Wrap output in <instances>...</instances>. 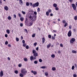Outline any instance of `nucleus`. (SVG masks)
Segmentation results:
<instances>
[{"label":"nucleus","instance_id":"obj_1","mask_svg":"<svg viewBox=\"0 0 77 77\" xmlns=\"http://www.w3.org/2000/svg\"><path fill=\"white\" fill-rule=\"evenodd\" d=\"M32 53L33 54V56L34 57H33V56H31L30 57V60H35L36 59V57L38 56V53L36 52V51L35 50H33Z\"/></svg>","mask_w":77,"mask_h":77},{"label":"nucleus","instance_id":"obj_2","mask_svg":"<svg viewBox=\"0 0 77 77\" xmlns=\"http://www.w3.org/2000/svg\"><path fill=\"white\" fill-rule=\"evenodd\" d=\"M33 20H26L25 23V25L28 27L32 26V24L33 23Z\"/></svg>","mask_w":77,"mask_h":77},{"label":"nucleus","instance_id":"obj_3","mask_svg":"<svg viewBox=\"0 0 77 77\" xmlns=\"http://www.w3.org/2000/svg\"><path fill=\"white\" fill-rule=\"evenodd\" d=\"M28 17L30 20H36V16H34L33 13H31L28 14Z\"/></svg>","mask_w":77,"mask_h":77},{"label":"nucleus","instance_id":"obj_4","mask_svg":"<svg viewBox=\"0 0 77 77\" xmlns=\"http://www.w3.org/2000/svg\"><path fill=\"white\" fill-rule=\"evenodd\" d=\"M27 71L25 69H22L21 70V72L24 75H26L27 72Z\"/></svg>","mask_w":77,"mask_h":77},{"label":"nucleus","instance_id":"obj_5","mask_svg":"<svg viewBox=\"0 0 77 77\" xmlns=\"http://www.w3.org/2000/svg\"><path fill=\"white\" fill-rule=\"evenodd\" d=\"M39 6V2H37L36 3H35V4H34L32 5V6H33V8H35V7H38Z\"/></svg>","mask_w":77,"mask_h":77},{"label":"nucleus","instance_id":"obj_6","mask_svg":"<svg viewBox=\"0 0 77 77\" xmlns=\"http://www.w3.org/2000/svg\"><path fill=\"white\" fill-rule=\"evenodd\" d=\"M72 6L74 11H76V7L75 4H72Z\"/></svg>","mask_w":77,"mask_h":77},{"label":"nucleus","instance_id":"obj_7","mask_svg":"<svg viewBox=\"0 0 77 77\" xmlns=\"http://www.w3.org/2000/svg\"><path fill=\"white\" fill-rule=\"evenodd\" d=\"M75 39L74 38H72L70 41V43L71 44H73L74 42H75Z\"/></svg>","mask_w":77,"mask_h":77},{"label":"nucleus","instance_id":"obj_8","mask_svg":"<svg viewBox=\"0 0 77 77\" xmlns=\"http://www.w3.org/2000/svg\"><path fill=\"white\" fill-rule=\"evenodd\" d=\"M67 35L69 37H70V36H71V35H72V32H71V30H69L68 32Z\"/></svg>","mask_w":77,"mask_h":77},{"label":"nucleus","instance_id":"obj_9","mask_svg":"<svg viewBox=\"0 0 77 77\" xmlns=\"http://www.w3.org/2000/svg\"><path fill=\"white\" fill-rule=\"evenodd\" d=\"M4 75L3 72L2 71H1L0 73V77H3Z\"/></svg>","mask_w":77,"mask_h":77},{"label":"nucleus","instance_id":"obj_10","mask_svg":"<svg viewBox=\"0 0 77 77\" xmlns=\"http://www.w3.org/2000/svg\"><path fill=\"white\" fill-rule=\"evenodd\" d=\"M31 72L32 73H33L34 75H36V74H37V72L36 71H33V70H31Z\"/></svg>","mask_w":77,"mask_h":77},{"label":"nucleus","instance_id":"obj_11","mask_svg":"<svg viewBox=\"0 0 77 77\" xmlns=\"http://www.w3.org/2000/svg\"><path fill=\"white\" fill-rule=\"evenodd\" d=\"M4 9L5 11H8L9 10V8L7 6H5L4 7Z\"/></svg>","mask_w":77,"mask_h":77},{"label":"nucleus","instance_id":"obj_12","mask_svg":"<svg viewBox=\"0 0 77 77\" xmlns=\"http://www.w3.org/2000/svg\"><path fill=\"white\" fill-rule=\"evenodd\" d=\"M53 6L54 8H56L57 6V5L56 4H54Z\"/></svg>","mask_w":77,"mask_h":77},{"label":"nucleus","instance_id":"obj_13","mask_svg":"<svg viewBox=\"0 0 77 77\" xmlns=\"http://www.w3.org/2000/svg\"><path fill=\"white\" fill-rule=\"evenodd\" d=\"M42 42L43 43H44L45 42V38H42Z\"/></svg>","mask_w":77,"mask_h":77},{"label":"nucleus","instance_id":"obj_14","mask_svg":"<svg viewBox=\"0 0 77 77\" xmlns=\"http://www.w3.org/2000/svg\"><path fill=\"white\" fill-rule=\"evenodd\" d=\"M6 32L8 34H9L10 33V31L9 29H7L6 30Z\"/></svg>","mask_w":77,"mask_h":77},{"label":"nucleus","instance_id":"obj_15","mask_svg":"<svg viewBox=\"0 0 77 77\" xmlns=\"http://www.w3.org/2000/svg\"><path fill=\"white\" fill-rule=\"evenodd\" d=\"M51 44H49L47 46V48H50V46H51Z\"/></svg>","mask_w":77,"mask_h":77},{"label":"nucleus","instance_id":"obj_16","mask_svg":"<svg viewBox=\"0 0 77 77\" xmlns=\"http://www.w3.org/2000/svg\"><path fill=\"white\" fill-rule=\"evenodd\" d=\"M72 53H74L75 54H76V53H77V51H74V50H73L72 51Z\"/></svg>","mask_w":77,"mask_h":77},{"label":"nucleus","instance_id":"obj_17","mask_svg":"<svg viewBox=\"0 0 77 77\" xmlns=\"http://www.w3.org/2000/svg\"><path fill=\"white\" fill-rule=\"evenodd\" d=\"M26 5L27 6H29V5H30V4L29 3V2H27L26 3Z\"/></svg>","mask_w":77,"mask_h":77},{"label":"nucleus","instance_id":"obj_18","mask_svg":"<svg viewBox=\"0 0 77 77\" xmlns=\"http://www.w3.org/2000/svg\"><path fill=\"white\" fill-rule=\"evenodd\" d=\"M20 77H24V75L22 74V73H20Z\"/></svg>","mask_w":77,"mask_h":77},{"label":"nucleus","instance_id":"obj_19","mask_svg":"<svg viewBox=\"0 0 77 77\" xmlns=\"http://www.w3.org/2000/svg\"><path fill=\"white\" fill-rule=\"evenodd\" d=\"M51 57L52 58H54V57H55V55L54 54H52L51 55Z\"/></svg>","mask_w":77,"mask_h":77},{"label":"nucleus","instance_id":"obj_20","mask_svg":"<svg viewBox=\"0 0 77 77\" xmlns=\"http://www.w3.org/2000/svg\"><path fill=\"white\" fill-rule=\"evenodd\" d=\"M67 26H68V23H66L64 25V27H66Z\"/></svg>","mask_w":77,"mask_h":77},{"label":"nucleus","instance_id":"obj_21","mask_svg":"<svg viewBox=\"0 0 77 77\" xmlns=\"http://www.w3.org/2000/svg\"><path fill=\"white\" fill-rule=\"evenodd\" d=\"M37 12L39 13L40 11H41V10H40V8H37Z\"/></svg>","mask_w":77,"mask_h":77},{"label":"nucleus","instance_id":"obj_22","mask_svg":"<svg viewBox=\"0 0 77 77\" xmlns=\"http://www.w3.org/2000/svg\"><path fill=\"white\" fill-rule=\"evenodd\" d=\"M41 68H42V69H45V68H47V67H46L45 66H42V67H41Z\"/></svg>","mask_w":77,"mask_h":77},{"label":"nucleus","instance_id":"obj_23","mask_svg":"<svg viewBox=\"0 0 77 77\" xmlns=\"http://www.w3.org/2000/svg\"><path fill=\"white\" fill-rule=\"evenodd\" d=\"M45 75L46 76H48V72H46L45 73Z\"/></svg>","mask_w":77,"mask_h":77},{"label":"nucleus","instance_id":"obj_24","mask_svg":"<svg viewBox=\"0 0 77 77\" xmlns=\"http://www.w3.org/2000/svg\"><path fill=\"white\" fill-rule=\"evenodd\" d=\"M46 14L47 16H48L49 15V12L48 11L46 12Z\"/></svg>","mask_w":77,"mask_h":77},{"label":"nucleus","instance_id":"obj_25","mask_svg":"<svg viewBox=\"0 0 77 77\" xmlns=\"http://www.w3.org/2000/svg\"><path fill=\"white\" fill-rule=\"evenodd\" d=\"M22 13L23 15H25L26 14V12L23 11H22Z\"/></svg>","mask_w":77,"mask_h":77},{"label":"nucleus","instance_id":"obj_26","mask_svg":"<svg viewBox=\"0 0 77 77\" xmlns=\"http://www.w3.org/2000/svg\"><path fill=\"white\" fill-rule=\"evenodd\" d=\"M52 69L53 71H55L56 70V68L55 67H53L52 68Z\"/></svg>","mask_w":77,"mask_h":77},{"label":"nucleus","instance_id":"obj_27","mask_svg":"<svg viewBox=\"0 0 77 77\" xmlns=\"http://www.w3.org/2000/svg\"><path fill=\"white\" fill-rule=\"evenodd\" d=\"M26 49H28L29 48V46L27 45L26 46Z\"/></svg>","mask_w":77,"mask_h":77},{"label":"nucleus","instance_id":"obj_28","mask_svg":"<svg viewBox=\"0 0 77 77\" xmlns=\"http://www.w3.org/2000/svg\"><path fill=\"white\" fill-rule=\"evenodd\" d=\"M14 72L15 74H18V71L17 70H15L14 71Z\"/></svg>","mask_w":77,"mask_h":77},{"label":"nucleus","instance_id":"obj_29","mask_svg":"<svg viewBox=\"0 0 77 77\" xmlns=\"http://www.w3.org/2000/svg\"><path fill=\"white\" fill-rule=\"evenodd\" d=\"M16 41L17 42H18V41H19V38H16Z\"/></svg>","mask_w":77,"mask_h":77},{"label":"nucleus","instance_id":"obj_30","mask_svg":"<svg viewBox=\"0 0 77 77\" xmlns=\"http://www.w3.org/2000/svg\"><path fill=\"white\" fill-rule=\"evenodd\" d=\"M24 30L26 32V33H28V31H27V30L26 29H25Z\"/></svg>","mask_w":77,"mask_h":77},{"label":"nucleus","instance_id":"obj_31","mask_svg":"<svg viewBox=\"0 0 77 77\" xmlns=\"http://www.w3.org/2000/svg\"><path fill=\"white\" fill-rule=\"evenodd\" d=\"M55 38L54 37L52 36L51 38L52 39H53L54 40V39H55Z\"/></svg>","mask_w":77,"mask_h":77},{"label":"nucleus","instance_id":"obj_32","mask_svg":"<svg viewBox=\"0 0 77 77\" xmlns=\"http://www.w3.org/2000/svg\"><path fill=\"white\" fill-rule=\"evenodd\" d=\"M32 38H34L35 37V34H32Z\"/></svg>","mask_w":77,"mask_h":77},{"label":"nucleus","instance_id":"obj_33","mask_svg":"<svg viewBox=\"0 0 77 77\" xmlns=\"http://www.w3.org/2000/svg\"><path fill=\"white\" fill-rule=\"evenodd\" d=\"M24 61H27L28 60H27V58H24Z\"/></svg>","mask_w":77,"mask_h":77},{"label":"nucleus","instance_id":"obj_34","mask_svg":"<svg viewBox=\"0 0 77 77\" xmlns=\"http://www.w3.org/2000/svg\"><path fill=\"white\" fill-rule=\"evenodd\" d=\"M55 9L56 11H58V10H59V8L57 7H55Z\"/></svg>","mask_w":77,"mask_h":77},{"label":"nucleus","instance_id":"obj_35","mask_svg":"<svg viewBox=\"0 0 77 77\" xmlns=\"http://www.w3.org/2000/svg\"><path fill=\"white\" fill-rule=\"evenodd\" d=\"M63 24H65V23H66V21L65 20H63Z\"/></svg>","mask_w":77,"mask_h":77},{"label":"nucleus","instance_id":"obj_36","mask_svg":"<svg viewBox=\"0 0 77 77\" xmlns=\"http://www.w3.org/2000/svg\"><path fill=\"white\" fill-rule=\"evenodd\" d=\"M48 37L49 38H51V35H48Z\"/></svg>","mask_w":77,"mask_h":77},{"label":"nucleus","instance_id":"obj_37","mask_svg":"<svg viewBox=\"0 0 77 77\" xmlns=\"http://www.w3.org/2000/svg\"><path fill=\"white\" fill-rule=\"evenodd\" d=\"M20 27H23V24L21 23L20 24Z\"/></svg>","mask_w":77,"mask_h":77},{"label":"nucleus","instance_id":"obj_38","mask_svg":"<svg viewBox=\"0 0 77 77\" xmlns=\"http://www.w3.org/2000/svg\"><path fill=\"white\" fill-rule=\"evenodd\" d=\"M34 63L35 64H37V63H38V61H35L34 62Z\"/></svg>","mask_w":77,"mask_h":77},{"label":"nucleus","instance_id":"obj_39","mask_svg":"<svg viewBox=\"0 0 77 77\" xmlns=\"http://www.w3.org/2000/svg\"><path fill=\"white\" fill-rule=\"evenodd\" d=\"M8 20H11V16H9L8 18Z\"/></svg>","mask_w":77,"mask_h":77},{"label":"nucleus","instance_id":"obj_40","mask_svg":"<svg viewBox=\"0 0 77 77\" xmlns=\"http://www.w3.org/2000/svg\"><path fill=\"white\" fill-rule=\"evenodd\" d=\"M19 2L20 3L22 4L23 3V1H22V0H19Z\"/></svg>","mask_w":77,"mask_h":77},{"label":"nucleus","instance_id":"obj_41","mask_svg":"<svg viewBox=\"0 0 77 77\" xmlns=\"http://www.w3.org/2000/svg\"><path fill=\"white\" fill-rule=\"evenodd\" d=\"M73 77H77V75L76 74H74L73 75Z\"/></svg>","mask_w":77,"mask_h":77},{"label":"nucleus","instance_id":"obj_42","mask_svg":"<svg viewBox=\"0 0 77 77\" xmlns=\"http://www.w3.org/2000/svg\"><path fill=\"white\" fill-rule=\"evenodd\" d=\"M48 12H49V13H50V12H51V9H49L48 10Z\"/></svg>","mask_w":77,"mask_h":77},{"label":"nucleus","instance_id":"obj_43","mask_svg":"<svg viewBox=\"0 0 77 77\" xmlns=\"http://www.w3.org/2000/svg\"><path fill=\"white\" fill-rule=\"evenodd\" d=\"M74 69V66H73L72 67V69L73 70V69Z\"/></svg>","mask_w":77,"mask_h":77},{"label":"nucleus","instance_id":"obj_44","mask_svg":"<svg viewBox=\"0 0 77 77\" xmlns=\"http://www.w3.org/2000/svg\"><path fill=\"white\" fill-rule=\"evenodd\" d=\"M34 14L35 15H37V12L36 11H34Z\"/></svg>","mask_w":77,"mask_h":77},{"label":"nucleus","instance_id":"obj_45","mask_svg":"<svg viewBox=\"0 0 77 77\" xmlns=\"http://www.w3.org/2000/svg\"><path fill=\"white\" fill-rule=\"evenodd\" d=\"M39 61L40 62H42V59H39Z\"/></svg>","mask_w":77,"mask_h":77},{"label":"nucleus","instance_id":"obj_46","mask_svg":"<svg viewBox=\"0 0 77 77\" xmlns=\"http://www.w3.org/2000/svg\"><path fill=\"white\" fill-rule=\"evenodd\" d=\"M5 45H8V41H6L5 42Z\"/></svg>","mask_w":77,"mask_h":77},{"label":"nucleus","instance_id":"obj_47","mask_svg":"<svg viewBox=\"0 0 77 77\" xmlns=\"http://www.w3.org/2000/svg\"><path fill=\"white\" fill-rule=\"evenodd\" d=\"M26 43H24L23 44V46L24 47H26Z\"/></svg>","mask_w":77,"mask_h":77},{"label":"nucleus","instance_id":"obj_48","mask_svg":"<svg viewBox=\"0 0 77 77\" xmlns=\"http://www.w3.org/2000/svg\"><path fill=\"white\" fill-rule=\"evenodd\" d=\"M60 47H63V45H62V44H60Z\"/></svg>","mask_w":77,"mask_h":77},{"label":"nucleus","instance_id":"obj_49","mask_svg":"<svg viewBox=\"0 0 77 77\" xmlns=\"http://www.w3.org/2000/svg\"><path fill=\"white\" fill-rule=\"evenodd\" d=\"M74 19L75 20H77V16L75 17Z\"/></svg>","mask_w":77,"mask_h":77},{"label":"nucleus","instance_id":"obj_50","mask_svg":"<svg viewBox=\"0 0 77 77\" xmlns=\"http://www.w3.org/2000/svg\"><path fill=\"white\" fill-rule=\"evenodd\" d=\"M19 16L20 17H21V14H18Z\"/></svg>","mask_w":77,"mask_h":77},{"label":"nucleus","instance_id":"obj_51","mask_svg":"<svg viewBox=\"0 0 77 77\" xmlns=\"http://www.w3.org/2000/svg\"><path fill=\"white\" fill-rule=\"evenodd\" d=\"M34 45H35V46H36V45H37V43H35L34 44Z\"/></svg>","mask_w":77,"mask_h":77},{"label":"nucleus","instance_id":"obj_52","mask_svg":"<svg viewBox=\"0 0 77 77\" xmlns=\"http://www.w3.org/2000/svg\"><path fill=\"white\" fill-rule=\"evenodd\" d=\"M21 66H22L21 64H19L18 65L19 67H21Z\"/></svg>","mask_w":77,"mask_h":77},{"label":"nucleus","instance_id":"obj_53","mask_svg":"<svg viewBox=\"0 0 77 77\" xmlns=\"http://www.w3.org/2000/svg\"><path fill=\"white\" fill-rule=\"evenodd\" d=\"M5 37H6V38L8 37V34H5Z\"/></svg>","mask_w":77,"mask_h":77},{"label":"nucleus","instance_id":"obj_54","mask_svg":"<svg viewBox=\"0 0 77 77\" xmlns=\"http://www.w3.org/2000/svg\"><path fill=\"white\" fill-rule=\"evenodd\" d=\"M38 49H39V48H38V47L37 48H36V50H37V51H38Z\"/></svg>","mask_w":77,"mask_h":77},{"label":"nucleus","instance_id":"obj_55","mask_svg":"<svg viewBox=\"0 0 77 77\" xmlns=\"http://www.w3.org/2000/svg\"><path fill=\"white\" fill-rule=\"evenodd\" d=\"M22 42L23 44H24V43H25V41L24 40H23Z\"/></svg>","mask_w":77,"mask_h":77},{"label":"nucleus","instance_id":"obj_56","mask_svg":"<svg viewBox=\"0 0 77 77\" xmlns=\"http://www.w3.org/2000/svg\"><path fill=\"white\" fill-rule=\"evenodd\" d=\"M69 2L71 3L72 2V0H69Z\"/></svg>","mask_w":77,"mask_h":77},{"label":"nucleus","instance_id":"obj_57","mask_svg":"<svg viewBox=\"0 0 77 77\" xmlns=\"http://www.w3.org/2000/svg\"><path fill=\"white\" fill-rule=\"evenodd\" d=\"M8 47H11V45L10 44H8Z\"/></svg>","mask_w":77,"mask_h":77},{"label":"nucleus","instance_id":"obj_58","mask_svg":"<svg viewBox=\"0 0 77 77\" xmlns=\"http://www.w3.org/2000/svg\"><path fill=\"white\" fill-rule=\"evenodd\" d=\"M30 6H32V5H33V4H32V3H30Z\"/></svg>","mask_w":77,"mask_h":77},{"label":"nucleus","instance_id":"obj_59","mask_svg":"<svg viewBox=\"0 0 77 77\" xmlns=\"http://www.w3.org/2000/svg\"><path fill=\"white\" fill-rule=\"evenodd\" d=\"M14 18H16V17H17V15H16L15 14H14Z\"/></svg>","mask_w":77,"mask_h":77},{"label":"nucleus","instance_id":"obj_60","mask_svg":"<svg viewBox=\"0 0 77 77\" xmlns=\"http://www.w3.org/2000/svg\"><path fill=\"white\" fill-rule=\"evenodd\" d=\"M75 67H76V68H77V64H75Z\"/></svg>","mask_w":77,"mask_h":77},{"label":"nucleus","instance_id":"obj_61","mask_svg":"<svg viewBox=\"0 0 77 77\" xmlns=\"http://www.w3.org/2000/svg\"><path fill=\"white\" fill-rule=\"evenodd\" d=\"M20 20H24V18L23 17H21Z\"/></svg>","mask_w":77,"mask_h":77},{"label":"nucleus","instance_id":"obj_62","mask_svg":"<svg viewBox=\"0 0 77 77\" xmlns=\"http://www.w3.org/2000/svg\"><path fill=\"white\" fill-rule=\"evenodd\" d=\"M21 38L22 40H23V37L22 36H21Z\"/></svg>","mask_w":77,"mask_h":77},{"label":"nucleus","instance_id":"obj_63","mask_svg":"<svg viewBox=\"0 0 77 77\" xmlns=\"http://www.w3.org/2000/svg\"><path fill=\"white\" fill-rule=\"evenodd\" d=\"M8 60H10V57H8Z\"/></svg>","mask_w":77,"mask_h":77},{"label":"nucleus","instance_id":"obj_64","mask_svg":"<svg viewBox=\"0 0 77 77\" xmlns=\"http://www.w3.org/2000/svg\"><path fill=\"white\" fill-rule=\"evenodd\" d=\"M75 5H76V7H77V2L75 3Z\"/></svg>","mask_w":77,"mask_h":77}]
</instances>
